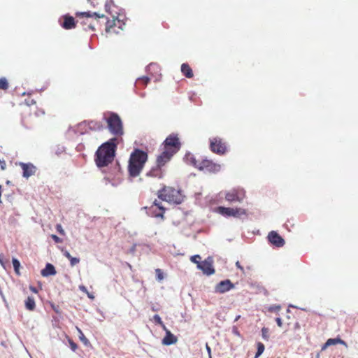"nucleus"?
Instances as JSON below:
<instances>
[{
    "instance_id": "obj_1",
    "label": "nucleus",
    "mask_w": 358,
    "mask_h": 358,
    "mask_svg": "<svg viewBox=\"0 0 358 358\" xmlns=\"http://www.w3.org/2000/svg\"><path fill=\"white\" fill-rule=\"evenodd\" d=\"M148 153L139 148H135L130 155L128 162V172L131 178H136L142 171L148 161Z\"/></svg>"
},
{
    "instance_id": "obj_2",
    "label": "nucleus",
    "mask_w": 358,
    "mask_h": 358,
    "mask_svg": "<svg viewBox=\"0 0 358 358\" xmlns=\"http://www.w3.org/2000/svg\"><path fill=\"white\" fill-rule=\"evenodd\" d=\"M96 166L103 173V169L112 163V138L102 143L94 154Z\"/></svg>"
},
{
    "instance_id": "obj_3",
    "label": "nucleus",
    "mask_w": 358,
    "mask_h": 358,
    "mask_svg": "<svg viewBox=\"0 0 358 358\" xmlns=\"http://www.w3.org/2000/svg\"><path fill=\"white\" fill-rule=\"evenodd\" d=\"M157 196L159 199L163 201L172 202L176 204H180L183 201L182 196L180 194V190H176L171 187L164 186L162 189L158 191Z\"/></svg>"
},
{
    "instance_id": "obj_4",
    "label": "nucleus",
    "mask_w": 358,
    "mask_h": 358,
    "mask_svg": "<svg viewBox=\"0 0 358 358\" xmlns=\"http://www.w3.org/2000/svg\"><path fill=\"white\" fill-rule=\"evenodd\" d=\"M164 149H169V151L176 153L180 148V143L177 135L170 134L163 143Z\"/></svg>"
},
{
    "instance_id": "obj_5",
    "label": "nucleus",
    "mask_w": 358,
    "mask_h": 358,
    "mask_svg": "<svg viewBox=\"0 0 358 358\" xmlns=\"http://www.w3.org/2000/svg\"><path fill=\"white\" fill-rule=\"evenodd\" d=\"M245 197V192L243 189L238 187L234 188L227 192L225 194V199L229 202H241Z\"/></svg>"
},
{
    "instance_id": "obj_6",
    "label": "nucleus",
    "mask_w": 358,
    "mask_h": 358,
    "mask_svg": "<svg viewBox=\"0 0 358 358\" xmlns=\"http://www.w3.org/2000/svg\"><path fill=\"white\" fill-rule=\"evenodd\" d=\"M217 212L225 217H239L241 215H245V210L243 208H233L224 206H220L217 208Z\"/></svg>"
},
{
    "instance_id": "obj_7",
    "label": "nucleus",
    "mask_w": 358,
    "mask_h": 358,
    "mask_svg": "<svg viewBox=\"0 0 358 358\" xmlns=\"http://www.w3.org/2000/svg\"><path fill=\"white\" fill-rule=\"evenodd\" d=\"M197 169L200 171L216 173L220 171V166L210 160L204 159L199 164Z\"/></svg>"
},
{
    "instance_id": "obj_8",
    "label": "nucleus",
    "mask_w": 358,
    "mask_h": 358,
    "mask_svg": "<svg viewBox=\"0 0 358 358\" xmlns=\"http://www.w3.org/2000/svg\"><path fill=\"white\" fill-rule=\"evenodd\" d=\"M197 268L207 275H210L215 273V269L213 266V259L210 257H208L203 262H198Z\"/></svg>"
},
{
    "instance_id": "obj_9",
    "label": "nucleus",
    "mask_w": 358,
    "mask_h": 358,
    "mask_svg": "<svg viewBox=\"0 0 358 358\" xmlns=\"http://www.w3.org/2000/svg\"><path fill=\"white\" fill-rule=\"evenodd\" d=\"M268 242L275 247L281 248L284 246L285 241L281 236L275 231H271L267 236Z\"/></svg>"
},
{
    "instance_id": "obj_10",
    "label": "nucleus",
    "mask_w": 358,
    "mask_h": 358,
    "mask_svg": "<svg viewBox=\"0 0 358 358\" xmlns=\"http://www.w3.org/2000/svg\"><path fill=\"white\" fill-rule=\"evenodd\" d=\"M124 134L123 122L119 115L113 113V136H122Z\"/></svg>"
},
{
    "instance_id": "obj_11",
    "label": "nucleus",
    "mask_w": 358,
    "mask_h": 358,
    "mask_svg": "<svg viewBox=\"0 0 358 358\" xmlns=\"http://www.w3.org/2000/svg\"><path fill=\"white\" fill-rule=\"evenodd\" d=\"M165 208L162 206L160 202L157 200H155L153 205L149 208V211L147 213L148 215L155 217H163Z\"/></svg>"
},
{
    "instance_id": "obj_12",
    "label": "nucleus",
    "mask_w": 358,
    "mask_h": 358,
    "mask_svg": "<svg viewBox=\"0 0 358 358\" xmlns=\"http://www.w3.org/2000/svg\"><path fill=\"white\" fill-rule=\"evenodd\" d=\"M210 147L213 152L219 155L224 154L227 149L225 144L222 143L221 139L218 138H215L210 141Z\"/></svg>"
},
{
    "instance_id": "obj_13",
    "label": "nucleus",
    "mask_w": 358,
    "mask_h": 358,
    "mask_svg": "<svg viewBox=\"0 0 358 358\" xmlns=\"http://www.w3.org/2000/svg\"><path fill=\"white\" fill-rule=\"evenodd\" d=\"M234 288V285L229 279L224 280L217 283L215 287V292L224 294Z\"/></svg>"
},
{
    "instance_id": "obj_14",
    "label": "nucleus",
    "mask_w": 358,
    "mask_h": 358,
    "mask_svg": "<svg viewBox=\"0 0 358 358\" xmlns=\"http://www.w3.org/2000/svg\"><path fill=\"white\" fill-rule=\"evenodd\" d=\"M174 154L169 151V149H164V151L157 157L156 164L163 167L171 159Z\"/></svg>"
},
{
    "instance_id": "obj_15",
    "label": "nucleus",
    "mask_w": 358,
    "mask_h": 358,
    "mask_svg": "<svg viewBox=\"0 0 358 358\" xmlns=\"http://www.w3.org/2000/svg\"><path fill=\"white\" fill-rule=\"evenodd\" d=\"M19 165L22 169V176L24 178H29L36 172V167L31 163L20 162Z\"/></svg>"
},
{
    "instance_id": "obj_16",
    "label": "nucleus",
    "mask_w": 358,
    "mask_h": 358,
    "mask_svg": "<svg viewBox=\"0 0 358 358\" xmlns=\"http://www.w3.org/2000/svg\"><path fill=\"white\" fill-rule=\"evenodd\" d=\"M146 176L162 178L164 176L162 167L157 164L146 173Z\"/></svg>"
},
{
    "instance_id": "obj_17",
    "label": "nucleus",
    "mask_w": 358,
    "mask_h": 358,
    "mask_svg": "<svg viewBox=\"0 0 358 358\" xmlns=\"http://www.w3.org/2000/svg\"><path fill=\"white\" fill-rule=\"evenodd\" d=\"M125 20H127V18L124 13H118L116 17L113 15V28L117 27L118 29L123 30V26L125 24Z\"/></svg>"
},
{
    "instance_id": "obj_18",
    "label": "nucleus",
    "mask_w": 358,
    "mask_h": 358,
    "mask_svg": "<svg viewBox=\"0 0 358 358\" xmlns=\"http://www.w3.org/2000/svg\"><path fill=\"white\" fill-rule=\"evenodd\" d=\"M64 22L62 24V27L65 29H71L76 27V21L73 17L69 15H65L63 16Z\"/></svg>"
},
{
    "instance_id": "obj_19",
    "label": "nucleus",
    "mask_w": 358,
    "mask_h": 358,
    "mask_svg": "<svg viewBox=\"0 0 358 358\" xmlns=\"http://www.w3.org/2000/svg\"><path fill=\"white\" fill-rule=\"evenodd\" d=\"M166 335L164 338L162 339V344L164 345H171L175 344L178 339L176 336H174L169 330L165 329Z\"/></svg>"
},
{
    "instance_id": "obj_20",
    "label": "nucleus",
    "mask_w": 358,
    "mask_h": 358,
    "mask_svg": "<svg viewBox=\"0 0 358 358\" xmlns=\"http://www.w3.org/2000/svg\"><path fill=\"white\" fill-rule=\"evenodd\" d=\"M336 344H341L345 346H347V343L343 340L341 339L340 338H329L326 343L322 345V350H326L328 347Z\"/></svg>"
},
{
    "instance_id": "obj_21",
    "label": "nucleus",
    "mask_w": 358,
    "mask_h": 358,
    "mask_svg": "<svg viewBox=\"0 0 358 358\" xmlns=\"http://www.w3.org/2000/svg\"><path fill=\"white\" fill-rule=\"evenodd\" d=\"M56 273L57 271L55 266L50 263H47L45 268L41 271V274L43 277L54 275Z\"/></svg>"
},
{
    "instance_id": "obj_22",
    "label": "nucleus",
    "mask_w": 358,
    "mask_h": 358,
    "mask_svg": "<svg viewBox=\"0 0 358 358\" xmlns=\"http://www.w3.org/2000/svg\"><path fill=\"white\" fill-rule=\"evenodd\" d=\"M184 161L189 165H192L196 168L198 167L199 164H197V162L194 157L192 154L190 152H187L186 155L184 157Z\"/></svg>"
},
{
    "instance_id": "obj_23",
    "label": "nucleus",
    "mask_w": 358,
    "mask_h": 358,
    "mask_svg": "<svg viewBox=\"0 0 358 358\" xmlns=\"http://www.w3.org/2000/svg\"><path fill=\"white\" fill-rule=\"evenodd\" d=\"M181 72L186 78H190L193 77L192 70L186 63H184L181 65Z\"/></svg>"
},
{
    "instance_id": "obj_24",
    "label": "nucleus",
    "mask_w": 358,
    "mask_h": 358,
    "mask_svg": "<svg viewBox=\"0 0 358 358\" xmlns=\"http://www.w3.org/2000/svg\"><path fill=\"white\" fill-rule=\"evenodd\" d=\"M63 255L70 261V264L71 266H74L76 264L80 262L79 258L72 257L69 252L67 250L63 251Z\"/></svg>"
},
{
    "instance_id": "obj_25",
    "label": "nucleus",
    "mask_w": 358,
    "mask_h": 358,
    "mask_svg": "<svg viewBox=\"0 0 358 358\" xmlns=\"http://www.w3.org/2000/svg\"><path fill=\"white\" fill-rule=\"evenodd\" d=\"M25 307L29 310H34L36 307L35 301L33 296H28L25 301Z\"/></svg>"
},
{
    "instance_id": "obj_26",
    "label": "nucleus",
    "mask_w": 358,
    "mask_h": 358,
    "mask_svg": "<svg viewBox=\"0 0 358 358\" xmlns=\"http://www.w3.org/2000/svg\"><path fill=\"white\" fill-rule=\"evenodd\" d=\"M264 349H265L264 345L261 342H258L257 343V352H256L255 358H258L259 357H260L262 355V353L264 352Z\"/></svg>"
},
{
    "instance_id": "obj_27",
    "label": "nucleus",
    "mask_w": 358,
    "mask_h": 358,
    "mask_svg": "<svg viewBox=\"0 0 358 358\" xmlns=\"http://www.w3.org/2000/svg\"><path fill=\"white\" fill-rule=\"evenodd\" d=\"M76 15L77 16H82V17H92V15H95L97 17H103V15H100L99 14H98L97 13H93L92 14L90 13V12H80V13H76Z\"/></svg>"
},
{
    "instance_id": "obj_28",
    "label": "nucleus",
    "mask_w": 358,
    "mask_h": 358,
    "mask_svg": "<svg viewBox=\"0 0 358 358\" xmlns=\"http://www.w3.org/2000/svg\"><path fill=\"white\" fill-rule=\"evenodd\" d=\"M12 262H13V268H14L15 273L17 275H20V261L16 258H13Z\"/></svg>"
},
{
    "instance_id": "obj_29",
    "label": "nucleus",
    "mask_w": 358,
    "mask_h": 358,
    "mask_svg": "<svg viewBox=\"0 0 358 358\" xmlns=\"http://www.w3.org/2000/svg\"><path fill=\"white\" fill-rule=\"evenodd\" d=\"M122 138L113 137V158L115 157L117 146L120 143H122Z\"/></svg>"
},
{
    "instance_id": "obj_30",
    "label": "nucleus",
    "mask_w": 358,
    "mask_h": 358,
    "mask_svg": "<svg viewBox=\"0 0 358 358\" xmlns=\"http://www.w3.org/2000/svg\"><path fill=\"white\" fill-rule=\"evenodd\" d=\"M159 66L155 63H150L146 67V71L148 72H151V71H157L159 70Z\"/></svg>"
},
{
    "instance_id": "obj_31",
    "label": "nucleus",
    "mask_w": 358,
    "mask_h": 358,
    "mask_svg": "<svg viewBox=\"0 0 358 358\" xmlns=\"http://www.w3.org/2000/svg\"><path fill=\"white\" fill-rule=\"evenodd\" d=\"M8 88V83L5 78H0V89L7 90Z\"/></svg>"
},
{
    "instance_id": "obj_32",
    "label": "nucleus",
    "mask_w": 358,
    "mask_h": 358,
    "mask_svg": "<svg viewBox=\"0 0 358 358\" xmlns=\"http://www.w3.org/2000/svg\"><path fill=\"white\" fill-rule=\"evenodd\" d=\"M150 81V78L148 76H143L141 78H139L136 80L137 84H140L142 83L143 85H146Z\"/></svg>"
},
{
    "instance_id": "obj_33",
    "label": "nucleus",
    "mask_w": 358,
    "mask_h": 358,
    "mask_svg": "<svg viewBox=\"0 0 358 358\" xmlns=\"http://www.w3.org/2000/svg\"><path fill=\"white\" fill-rule=\"evenodd\" d=\"M78 332H79V338H80V340L85 345H87L90 343L88 339L85 336V335L83 334V333L82 332V331L80 329H78Z\"/></svg>"
},
{
    "instance_id": "obj_34",
    "label": "nucleus",
    "mask_w": 358,
    "mask_h": 358,
    "mask_svg": "<svg viewBox=\"0 0 358 358\" xmlns=\"http://www.w3.org/2000/svg\"><path fill=\"white\" fill-rule=\"evenodd\" d=\"M106 122L108 124V129L109 131L112 133V113H110L108 116L106 117Z\"/></svg>"
},
{
    "instance_id": "obj_35",
    "label": "nucleus",
    "mask_w": 358,
    "mask_h": 358,
    "mask_svg": "<svg viewBox=\"0 0 358 358\" xmlns=\"http://www.w3.org/2000/svg\"><path fill=\"white\" fill-rule=\"evenodd\" d=\"M153 319H154V321L157 323V324H159L160 325H162L164 328V329H166L164 324H163V322L162 320V318L160 317V316L159 315H155L153 316Z\"/></svg>"
},
{
    "instance_id": "obj_36",
    "label": "nucleus",
    "mask_w": 358,
    "mask_h": 358,
    "mask_svg": "<svg viewBox=\"0 0 358 358\" xmlns=\"http://www.w3.org/2000/svg\"><path fill=\"white\" fill-rule=\"evenodd\" d=\"M268 329L266 327H263L262 329V338L265 340H268Z\"/></svg>"
},
{
    "instance_id": "obj_37",
    "label": "nucleus",
    "mask_w": 358,
    "mask_h": 358,
    "mask_svg": "<svg viewBox=\"0 0 358 358\" xmlns=\"http://www.w3.org/2000/svg\"><path fill=\"white\" fill-rule=\"evenodd\" d=\"M201 259V257L200 255H195L194 256H192L191 257V261L195 264H196V265L198 266V262H199V259Z\"/></svg>"
},
{
    "instance_id": "obj_38",
    "label": "nucleus",
    "mask_w": 358,
    "mask_h": 358,
    "mask_svg": "<svg viewBox=\"0 0 358 358\" xmlns=\"http://www.w3.org/2000/svg\"><path fill=\"white\" fill-rule=\"evenodd\" d=\"M69 345H70V348L71 349L73 350V351H76V350L78 348V345L77 344L73 342V340H71V338H69Z\"/></svg>"
},
{
    "instance_id": "obj_39",
    "label": "nucleus",
    "mask_w": 358,
    "mask_h": 358,
    "mask_svg": "<svg viewBox=\"0 0 358 358\" xmlns=\"http://www.w3.org/2000/svg\"><path fill=\"white\" fill-rule=\"evenodd\" d=\"M156 274H157V278L159 280H162L164 278L163 273L159 268H157L155 270Z\"/></svg>"
},
{
    "instance_id": "obj_40",
    "label": "nucleus",
    "mask_w": 358,
    "mask_h": 358,
    "mask_svg": "<svg viewBox=\"0 0 358 358\" xmlns=\"http://www.w3.org/2000/svg\"><path fill=\"white\" fill-rule=\"evenodd\" d=\"M51 238L54 240V241L57 243H62V238H60L59 236H57V235L55 234H52L51 236Z\"/></svg>"
},
{
    "instance_id": "obj_41",
    "label": "nucleus",
    "mask_w": 358,
    "mask_h": 358,
    "mask_svg": "<svg viewBox=\"0 0 358 358\" xmlns=\"http://www.w3.org/2000/svg\"><path fill=\"white\" fill-rule=\"evenodd\" d=\"M280 308H281L280 306H271L269 308V311L278 312L280 310Z\"/></svg>"
},
{
    "instance_id": "obj_42",
    "label": "nucleus",
    "mask_w": 358,
    "mask_h": 358,
    "mask_svg": "<svg viewBox=\"0 0 358 358\" xmlns=\"http://www.w3.org/2000/svg\"><path fill=\"white\" fill-rule=\"evenodd\" d=\"M110 182V178L108 176H106L102 180V182L104 183V185H107Z\"/></svg>"
},
{
    "instance_id": "obj_43",
    "label": "nucleus",
    "mask_w": 358,
    "mask_h": 358,
    "mask_svg": "<svg viewBox=\"0 0 358 358\" xmlns=\"http://www.w3.org/2000/svg\"><path fill=\"white\" fill-rule=\"evenodd\" d=\"M109 2H112V0H108L106 3V5H105V7H106V10L108 13H110V5H109Z\"/></svg>"
},
{
    "instance_id": "obj_44",
    "label": "nucleus",
    "mask_w": 358,
    "mask_h": 358,
    "mask_svg": "<svg viewBox=\"0 0 358 358\" xmlns=\"http://www.w3.org/2000/svg\"><path fill=\"white\" fill-rule=\"evenodd\" d=\"M275 322H276V323H277L278 327H282V320H281L280 317H277L275 319Z\"/></svg>"
},
{
    "instance_id": "obj_45",
    "label": "nucleus",
    "mask_w": 358,
    "mask_h": 358,
    "mask_svg": "<svg viewBox=\"0 0 358 358\" xmlns=\"http://www.w3.org/2000/svg\"><path fill=\"white\" fill-rule=\"evenodd\" d=\"M236 266L238 268H239L242 272L244 271L243 267L241 265L240 262L238 261L236 262Z\"/></svg>"
},
{
    "instance_id": "obj_46",
    "label": "nucleus",
    "mask_w": 358,
    "mask_h": 358,
    "mask_svg": "<svg viewBox=\"0 0 358 358\" xmlns=\"http://www.w3.org/2000/svg\"><path fill=\"white\" fill-rule=\"evenodd\" d=\"M206 350L208 352L209 358H211V349H210V348L208 346V344H206Z\"/></svg>"
},
{
    "instance_id": "obj_47",
    "label": "nucleus",
    "mask_w": 358,
    "mask_h": 358,
    "mask_svg": "<svg viewBox=\"0 0 358 358\" xmlns=\"http://www.w3.org/2000/svg\"><path fill=\"white\" fill-rule=\"evenodd\" d=\"M57 229L61 234H64V230L60 224H57Z\"/></svg>"
},
{
    "instance_id": "obj_48",
    "label": "nucleus",
    "mask_w": 358,
    "mask_h": 358,
    "mask_svg": "<svg viewBox=\"0 0 358 358\" xmlns=\"http://www.w3.org/2000/svg\"><path fill=\"white\" fill-rule=\"evenodd\" d=\"M232 332L237 336H240V333L236 327H233Z\"/></svg>"
},
{
    "instance_id": "obj_49",
    "label": "nucleus",
    "mask_w": 358,
    "mask_h": 358,
    "mask_svg": "<svg viewBox=\"0 0 358 358\" xmlns=\"http://www.w3.org/2000/svg\"><path fill=\"white\" fill-rule=\"evenodd\" d=\"M79 289L81 291H83V292L87 293V289L86 287H85L84 285L79 286Z\"/></svg>"
},
{
    "instance_id": "obj_50",
    "label": "nucleus",
    "mask_w": 358,
    "mask_h": 358,
    "mask_svg": "<svg viewBox=\"0 0 358 358\" xmlns=\"http://www.w3.org/2000/svg\"><path fill=\"white\" fill-rule=\"evenodd\" d=\"M29 289L34 293H37L38 292V289L35 287H34V286H30Z\"/></svg>"
},
{
    "instance_id": "obj_51",
    "label": "nucleus",
    "mask_w": 358,
    "mask_h": 358,
    "mask_svg": "<svg viewBox=\"0 0 358 358\" xmlns=\"http://www.w3.org/2000/svg\"><path fill=\"white\" fill-rule=\"evenodd\" d=\"M112 27V25H110L109 24V21H108V23H107V25H106V32H109L110 31V29Z\"/></svg>"
},
{
    "instance_id": "obj_52",
    "label": "nucleus",
    "mask_w": 358,
    "mask_h": 358,
    "mask_svg": "<svg viewBox=\"0 0 358 358\" xmlns=\"http://www.w3.org/2000/svg\"><path fill=\"white\" fill-rule=\"evenodd\" d=\"M94 125H95V123H94V122H92H92L90 123V129H95V128H94Z\"/></svg>"
},
{
    "instance_id": "obj_53",
    "label": "nucleus",
    "mask_w": 358,
    "mask_h": 358,
    "mask_svg": "<svg viewBox=\"0 0 358 358\" xmlns=\"http://www.w3.org/2000/svg\"><path fill=\"white\" fill-rule=\"evenodd\" d=\"M0 264L4 267V264H3V258H2L1 255H0Z\"/></svg>"
},
{
    "instance_id": "obj_54",
    "label": "nucleus",
    "mask_w": 358,
    "mask_h": 358,
    "mask_svg": "<svg viewBox=\"0 0 358 358\" xmlns=\"http://www.w3.org/2000/svg\"><path fill=\"white\" fill-rule=\"evenodd\" d=\"M86 294H87V296H88V297H89V298H90V299H94V296H93L91 294H90L88 292H87V293H86Z\"/></svg>"
},
{
    "instance_id": "obj_55",
    "label": "nucleus",
    "mask_w": 358,
    "mask_h": 358,
    "mask_svg": "<svg viewBox=\"0 0 358 358\" xmlns=\"http://www.w3.org/2000/svg\"><path fill=\"white\" fill-rule=\"evenodd\" d=\"M241 317V315H237L234 320V322H236L239 320V318Z\"/></svg>"
},
{
    "instance_id": "obj_56",
    "label": "nucleus",
    "mask_w": 358,
    "mask_h": 358,
    "mask_svg": "<svg viewBox=\"0 0 358 358\" xmlns=\"http://www.w3.org/2000/svg\"><path fill=\"white\" fill-rule=\"evenodd\" d=\"M88 28H89V29H92V30H94V27H93L92 24H90V25L88 26Z\"/></svg>"
},
{
    "instance_id": "obj_57",
    "label": "nucleus",
    "mask_w": 358,
    "mask_h": 358,
    "mask_svg": "<svg viewBox=\"0 0 358 358\" xmlns=\"http://www.w3.org/2000/svg\"><path fill=\"white\" fill-rule=\"evenodd\" d=\"M87 1H88V3H90L94 6L92 0H87Z\"/></svg>"
},
{
    "instance_id": "obj_58",
    "label": "nucleus",
    "mask_w": 358,
    "mask_h": 358,
    "mask_svg": "<svg viewBox=\"0 0 358 358\" xmlns=\"http://www.w3.org/2000/svg\"><path fill=\"white\" fill-rule=\"evenodd\" d=\"M101 127H102V126H101V125H98L97 129H100Z\"/></svg>"
},
{
    "instance_id": "obj_59",
    "label": "nucleus",
    "mask_w": 358,
    "mask_h": 358,
    "mask_svg": "<svg viewBox=\"0 0 358 358\" xmlns=\"http://www.w3.org/2000/svg\"><path fill=\"white\" fill-rule=\"evenodd\" d=\"M289 307L295 308V306H293V305H289Z\"/></svg>"
}]
</instances>
